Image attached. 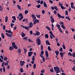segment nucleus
<instances>
[{
  "mask_svg": "<svg viewBox=\"0 0 75 75\" xmlns=\"http://www.w3.org/2000/svg\"><path fill=\"white\" fill-rule=\"evenodd\" d=\"M23 18L24 17H21V18H19V21H21V20H22V19H23Z\"/></svg>",
  "mask_w": 75,
  "mask_h": 75,
  "instance_id": "obj_48",
  "label": "nucleus"
},
{
  "mask_svg": "<svg viewBox=\"0 0 75 75\" xmlns=\"http://www.w3.org/2000/svg\"><path fill=\"white\" fill-rule=\"evenodd\" d=\"M54 8L55 9V10H56L57 11H58V8H57V6H55L54 7Z\"/></svg>",
  "mask_w": 75,
  "mask_h": 75,
  "instance_id": "obj_35",
  "label": "nucleus"
},
{
  "mask_svg": "<svg viewBox=\"0 0 75 75\" xmlns=\"http://www.w3.org/2000/svg\"><path fill=\"white\" fill-rule=\"evenodd\" d=\"M36 42H37V44L38 45H40V44H41V40L39 38H37L36 39Z\"/></svg>",
  "mask_w": 75,
  "mask_h": 75,
  "instance_id": "obj_3",
  "label": "nucleus"
},
{
  "mask_svg": "<svg viewBox=\"0 0 75 75\" xmlns=\"http://www.w3.org/2000/svg\"><path fill=\"white\" fill-rule=\"evenodd\" d=\"M14 25V24L11 23V28H13V27Z\"/></svg>",
  "mask_w": 75,
  "mask_h": 75,
  "instance_id": "obj_34",
  "label": "nucleus"
},
{
  "mask_svg": "<svg viewBox=\"0 0 75 75\" xmlns=\"http://www.w3.org/2000/svg\"><path fill=\"white\" fill-rule=\"evenodd\" d=\"M12 44L14 48H15V49H16V50L18 49V47H17V45H16V43H15V42H13Z\"/></svg>",
  "mask_w": 75,
  "mask_h": 75,
  "instance_id": "obj_4",
  "label": "nucleus"
},
{
  "mask_svg": "<svg viewBox=\"0 0 75 75\" xmlns=\"http://www.w3.org/2000/svg\"><path fill=\"white\" fill-rule=\"evenodd\" d=\"M3 8H1V6H0V11H2Z\"/></svg>",
  "mask_w": 75,
  "mask_h": 75,
  "instance_id": "obj_46",
  "label": "nucleus"
},
{
  "mask_svg": "<svg viewBox=\"0 0 75 75\" xmlns=\"http://www.w3.org/2000/svg\"><path fill=\"white\" fill-rule=\"evenodd\" d=\"M17 52H18V53H21V49L20 48H18V49L17 50Z\"/></svg>",
  "mask_w": 75,
  "mask_h": 75,
  "instance_id": "obj_19",
  "label": "nucleus"
},
{
  "mask_svg": "<svg viewBox=\"0 0 75 75\" xmlns=\"http://www.w3.org/2000/svg\"><path fill=\"white\" fill-rule=\"evenodd\" d=\"M34 58H35V56H33L32 58V60L33 61H34V60H35V59Z\"/></svg>",
  "mask_w": 75,
  "mask_h": 75,
  "instance_id": "obj_54",
  "label": "nucleus"
},
{
  "mask_svg": "<svg viewBox=\"0 0 75 75\" xmlns=\"http://www.w3.org/2000/svg\"><path fill=\"white\" fill-rule=\"evenodd\" d=\"M13 49H14L13 47H12V46H10L9 47V50H12Z\"/></svg>",
  "mask_w": 75,
  "mask_h": 75,
  "instance_id": "obj_43",
  "label": "nucleus"
},
{
  "mask_svg": "<svg viewBox=\"0 0 75 75\" xmlns=\"http://www.w3.org/2000/svg\"><path fill=\"white\" fill-rule=\"evenodd\" d=\"M56 26L57 27V28L58 29L59 31L61 33H62V30L61 28H60L61 25L59 24H57L56 25Z\"/></svg>",
  "mask_w": 75,
  "mask_h": 75,
  "instance_id": "obj_2",
  "label": "nucleus"
},
{
  "mask_svg": "<svg viewBox=\"0 0 75 75\" xmlns=\"http://www.w3.org/2000/svg\"><path fill=\"white\" fill-rule=\"evenodd\" d=\"M20 71L21 72L23 73L24 72V70L23 69V68H21L20 69Z\"/></svg>",
  "mask_w": 75,
  "mask_h": 75,
  "instance_id": "obj_38",
  "label": "nucleus"
},
{
  "mask_svg": "<svg viewBox=\"0 0 75 75\" xmlns=\"http://www.w3.org/2000/svg\"><path fill=\"white\" fill-rule=\"evenodd\" d=\"M32 18H33V21H35V20L37 19V18H36V17L35 16V15H33V14L32 15Z\"/></svg>",
  "mask_w": 75,
  "mask_h": 75,
  "instance_id": "obj_6",
  "label": "nucleus"
},
{
  "mask_svg": "<svg viewBox=\"0 0 75 75\" xmlns=\"http://www.w3.org/2000/svg\"><path fill=\"white\" fill-rule=\"evenodd\" d=\"M27 38H28V37L26 36L23 38V40H27Z\"/></svg>",
  "mask_w": 75,
  "mask_h": 75,
  "instance_id": "obj_37",
  "label": "nucleus"
},
{
  "mask_svg": "<svg viewBox=\"0 0 75 75\" xmlns=\"http://www.w3.org/2000/svg\"><path fill=\"white\" fill-rule=\"evenodd\" d=\"M36 17H37L38 18H40V15H36Z\"/></svg>",
  "mask_w": 75,
  "mask_h": 75,
  "instance_id": "obj_56",
  "label": "nucleus"
},
{
  "mask_svg": "<svg viewBox=\"0 0 75 75\" xmlns=\"http://www.w3.org/2000/svg\"><path fill=\"white\" fill-rule=\"evenodd\" d=\"M1 36L2 38H3V39H4V38L5 37L4 36V34H3V33H1Z\"/></svg>",
  "mask_w": 75,
  "mask_h": 75,
  "instance_id": "obj_24",
  "label": "nucleus"
},
{
  "mask_svg": "<svg viewBox=\"0 0 75 75\" xmlns=\"http://www.w3.org/2000/svg\"><path fill=\"white\" fill-rule=\"evenodd\" d=\"M41 50L42 51V50H43V45H41Z\"/></svg>",
  "mask_w": 75,
  "mask_h": 75,
  "instance_id": "obj_50",
  "label": "nucleus"
},
{
  "mask_svg": "<svg viewBox=\"0 0 75 75\" xmlns=\"http://www.w3.org/2000/svg\"><path fill=\"white\" fill-rule=\"evenodd\" d=\"M68 55H70V56H72V54L70 52H69L68 53Z\"/></svg>",
  "mask_w": 75,
  "mask_h": 75,
  "instance_id": "obj_53",
  "label": "nucleus"
},
{
  "mask_svg": "<svg viewBox=\"0 0 75 75\" xmlns=\"http://www.w3.org/2000/svg\"><path fill=\"white\" fill-rule=\"evenodd\" d=\"M17 7H18V8L19 9V10H21V6H20V5H18L17 6Z\"/></svg>",
  "mask_w": 75,
  "mask_h": 75,
  "instance_id": "obj_31",
  "label": "nucleus"
},
{
  "mask_svg": "<svg viewBox=\"0 0 75 75\" xmlns=\"http://www.w3.org/2000/svg\"><path fill=\"white\" fill-rule=\"evenodd\" d=\"M42 13L43 14H45V11H44V10H42Z\"/></svg>",
  "mask_w": 75,
  "mask_h": 75,
  "instance_id": "obj_59",
  "label": "nucleus"
},
{
  "mask_svg": "<svg viewBox=\"0 0 75 75\" xmlns=\"http://www.w3.org/2000/svg\"><path fill=\"white\" fill-rule=\"evenodd\" d=\"M28 13V11H25V14H27Z\"/></svg>",
  "mask_w": 75,
  "mask_h": 75,
  "instance_id": "obj_49",
  "label": "nucleus"
},
{
  "mask_svg": "<svg viewBox=\"0 0 75 75\" xmlns=\"http://www.w3.org/2000/svg\"><path fill=\"white\" fill-rule=\"evenodd\" d=\"M24 28L26 30H28V29H29V28L26 26H25L24 27Z\"/></svg>",
  "mask_w": 75,
  "mask_h": 75,
  "instance_id": "obj_51",
  "label": "nucleus"
},
{
  "mask_svg": "<svg viewBox=\"0 0 75 75\" xmlns=\"http://www.w3.org/2000/svg\"><path fill=\"white\" fill-rule=\"evenodd\" d=\"M43 5L45 7H47V4H46V3H45V2H44Z\"/></svg>",
  "mask_w": 75,
  "mask_h": 75,
  "instance_id": "obj_25",
  "label": "nucleus"
},
{
  "mask_svg": "<svg viewBox=\"0 0 75 75\" xmlns=\"http://www.w3.org/2000/svg\"><path fill=\"white\" fill-rule=\"evenodd\" d=\"M65 13H66V15L67 16H68V11H65Z\"/></svg>",
  "mask_w": 75,
  "mask_h": 75,
  "instance_id": "obj_63",
  "label": "nucleus"
},
{
  "mask_svg": "<svg viewBox=\"0 0 75 75\" xmlns=\"http://www.w3.org/2000/svg\"><path fill=\"white\" fill-rule=\"evenodd\" d=\"M59 51L60 52H62L63 50H62V47H61L59 49Z\"/></svg>",
  "mask_w": 75,
  "mask_h": 75,
  "instance_id": "obj_42",
  "label": "nucleus"
},
{
  "mask_svg": "<svg viewBox=\"0 0 75 75\" xmlns=\"http://www.w3.org/2000/svg\"><path fill=\"white\" fill-rule=\"evenodd\" d=\"M21 35L22 37H24L25 36V35L23 33V32H21Z\"/></svg>",
  "mask_w": 75,
  "mask_h": 75,
  "instance_id": "obj_18",
  "label": "nucleus"
},
{
  "mask_svg": "<svg viewBox=\"0 0 75 75\" xmlns=\"http://www.w3.org/2000/svg\"><path fill=\"white\" fill-rule=\"evenodd\" d=\"M71 8L73 9V7H74V4L73 2L71 3Z\"/></svg>",
  "mask_w": 75,
  "mask_h": 75,
  "instance_id": "obj_23",
  "label": "nucleus"
},
{
  "mask_svg": "<svg viewBox=\"0 0 75 75\" xmlns=\"http://www.w3.org/2000/svg\"><path fill=\"white\" fill-rule=\"evenodd\" d=\"M46 44L47 45H50V42H49V41L48 40H47L46 41Z\"/></svg>",
  "mask_w": 75,
  "mask_h": 75,
  "instance_id": "obj_15",
  "label": "nucleus"
},
{
  "mask_svg": "<svg viewBox=\"0 0 75 75\" xmlns=\"http://www.w3.org/2000/svg\"><path fill=\"white\" fill-rule=\"evenodd\" d=\"M57 16L59 18H61V17H62L61 15H60L58 13L57 14Z\"/></svg>",
  "mask_w": 75,
  "mask_h": 75,
  "instance_id": "obj_28",
  "label": "nucleus"
},
{
  "mask_svg": "<svg viewBox=\"0 0 75 75\" xmlns=\"http://www.w3.org/2000/svg\"><path fill=\"white\" fill-rule=\"evenodd\" d=\"M47 49L49 51H51V49L50 48V46H49L47 47Z\"/></svg>",
  "mask_w": 75,
  "mask_h": 75,
  "instance_id": "obj_33",
  "label": "nucleus"
},
{
  "mask_svg": "<svg viewBox=\"0 0 75 75\" xmlns=\"http://www.w3.org/2000/svg\"><path fill=\"white\" fill-rule=\"evenodd\" d=\"M65 52H60V54H63V55H64V54H65Z\"/></svg>",
  "mask_w": 75,
  "mask_h": 75,
  "instance_id": "obj_57",
  "label": "nucleus"
},
{
  "mask_svg": "<svg viewBox=\"0 0 75 75\" xmlns=\"http://www.w3.org/2000/svg\"><path fill=\"white\" fill-rule=\"evenodd\" d=\"M45 37L46 38H48L49 37L48 36V35L47 34H45Z\"/></svg>",
  "mask_w": 75,
  "mask_h": 75,
  "instance_id": "obj_30",
  "label": "nucleus"
},
{
  "mask_svg": "<svg viewBox=\"0 0 75 75\" xmlns=\"http://www.w3.org/2000/svg\"><path fill=\"white\" fill-rule=\"evenodd\" d=\"M4 61H7V57H4Z\"/></svg>",
  "mask_w": 75,
  "mask_h": 75,
  "instance_id": "obj_40",
  "label": "nucleus"
},
{
  "mask_svg": "<svg viewBox=\"0 0 75 75\" xmlns=\"http://www.w3.org/2000/svg\"><path fill=\"white\" fill-rule=\"evenodd\" d=\"M23 50L24 51V52H27V50H26V49L25 48H23Z\"/></svg>",
  "mask_w": 75,
  "mask_h": 75,
  "instance_id": "obj_55",
  "label": "nucleus"
},
{
  "mask_svg": "<svg viewBox=\"0 0 75 75\" xmlns=\"http://www.w3.org/2000/svg\"><path fill=\"white\" fill-rule=\"evenodd\" d=\"M62 47H63V48L65 50V49L66 48L65 47V45H62Z\"/></svg>",
  "mask_w": 75,
  "mask_h": 75,
  "instance_id": "obj_45",
  "label": "nucleus"
},
{
  "mask_svg": "<svg viewBox=\"0 0 75 75\" xmlns=\"http://www.w3.org/2000/svg\"><path fill=\"white\" fill-rule=\"evenodd\" d=\"M33 54V52H30L28 53V57H31V55Z\"/></svg>",
  "mask_w": 75,
  "mask_h": 75,
  "instance_id": "obj_11",
  "label": "nucleus"
},
{
  "mask_svg": "<svg viewBox=\"0 0 75 75\" xmlns=\"http://www.w3.org/2000/svg\"><path fill=\"white\" fill-rule=\"evenodd\" d=\"M34 24H36V23H39V20H38L36 19L33 21Z\"/></svg>",
  "mask_w": 75,
  "mask_h": 75,
  "instance_id": "obj_8",
  "label": "nucleus"
},
{
  "mask_svg": "<svg viewBox=\"0 0 75 75\" xmlns=\"http://www.w3.org/2000/svg\"><path fill=\"white\" fill-rule=\"evenodd\" d=\"M55 53L57 56H58V54H59V52L58 51H55Z\"/></svg>",
  "mask_w": 75,
  "mask_h": 75,
  "instance_id": "obj_17",
  "label": "nucleus"
},
{
  "mask_svg": "<svg viewBox=\"0 0 75 75\" xmlns=\"http://www.w3.org/2000/svg\"><path fill=\"white\" fill-rule=\"evenodd\" d=\"M40 34V32L38 31H37V32L36 33V35L37 36L39 35Z\"/></svg>",
  "mask_w": 75,
  "mask_h": 75,
  "instance_id": "obj_29",
  "label": "nucleus"
},
{
  "mask_svg": "<svg viewBox=\"0 0 75 75\" xmlns=\"http://www.w3.org/2000/svg\"><path fill=\"white\" fill-rule=\"evenodd\" d=\"M22 14V13H19L18 15V17H23Z\"/></svg>",
  "mask_w": 75,
  "mask_h": 75,
  "instance_id": "obj_16",
  "label": "nucleus"
},
{
  "mask_svg": "<svg viewBox=\"0 0 75 75\" xmlns=\"http://www.w3.org/2000/svg\"><path fill=\"white\" fill-rule=\"evenodd\" d=\"M33 69H35V68H36V64H34L33 65Z\"/></svg>",
  "mask_w": 75,
  "mask_h": 75,
  "instance_id": "obj_39",
  "label": "nucleus"
},
{
  "mask_svg": "<svg viewBox=\"0 0 75 75\" xmlns=\"http://www.w3.org/2000/svg\"><path fill=\"white\" fill-rule=\"evenodd\" d=\"M60 25H64V22H63L60 21L59 23Z\"/></svg>",
  "mask_w": 75,
  "mask_h": 75,
  "instance_id": "obj_32",
  "label": "nucleus"
},
{
  "mask_svg": "<svg viewBox=\"0 0 75 75\" xmlns=\"http://www.w3.org/2000/svg\"><path fill=\"white\" fill-rule=\"evenodd\" d=\"M54 69L56 74H58L59 72H61V70L59 69V67H54Z\"/></svg>",
  "mask_w": 75,
  "mask_h": 75,
  "instance_id": "obj_1",
  "label": "nucleus"
},
{
  "mask_svg": "<svg viewBox=\"0 0 75 75\" xmlns=\"http://www.w3.org/2000/svg\"><path fill=\"white\" fill-rule=\"evenodd\" d=\"M5 32L6 33H11V35H13V32L11 31V30H5Z\"/></svg>",
  "mask_w": 75,
  "mask_h": 75,
  "instance_id": "obj_7",
  "label": "nucleus"
},
{
  "mask_svg": "<svg viewBox=\"0 0 75 75\" xmlns=\"http://www.w3.org/2000/svg\"><path fill=\"white\" fill-rule=\"evenodd\" d=\"M20 63L21 66H23V65H24V64L25 63V62L24 61H20Z\"/></svg>",
  "mask_w": 75,
  "mask_h": 75,
  "instance_id": "obj_10",
  "label": "nucleus"
},
{
  "mask_svg": "<svg viewBox=\"0 0 75 75\" xmlns=\"http://www.w3.org/2000/svg\"><path fill=\"white\" fill-rule=\"evenodd\" d=\"M73 58H74L75 57V52H74L72 54V56Z\"/></svg>",
  "mask_w": 75,
  "mask_h": 75,
  "instance_id": "obj_36",
  "label": "nucleus"
},
{
  "mask_svg": "<svg viewBox=\"0 0 75 75\" xmlns=\"http://www.w3.org/2000/svg\"><path fill=\"white\" fill-rule=\"evenodd\" d=\"M54 14H57V11L55 10L54 11Z\"/></svg>",
  "mask_w": 75,
  "mask_h": 75,
  "instance_id": "obj_62",
  "label": "nucleus"
},
{
  "mask_svg": "<svg viewBox=\"0 0 75 75\" xmlns=\"http://www.w3.org/2000/svg\"><path fill=\"white\" fill-rule=\"evenodd\" d=\"M25 22L26 23H28V20L27 19H25Z\"/></svg>",
  "mask_w": 75,
  "mask_h": 75,
  "instance_id": "obj_64",
  "label": "nucleus"
},
{
  "mask_svg": "<svg viewBox=\"0 0 75 75\" xmlns=\"http://www.w3.org/2000/svg\"><path fill=\"white\" fill-rule=\"evenodd\" d=\"M5 34L7 36H8V37H11V35H11V34H10L7 33H6Z\"/></svg>",
  "mask_w": 75,
  "mask_h": 75,
  "instance_id": "obj_13",
  "label": "nucleus"
},
{
  "mask_svg": "<svg viewBox=\"0 0 75 75\" xmlns=\"http://www.w3.org/2000/svg\"><path fill=\"white\" fill-rule=\"evenodd\" d=\"M8 16H6L5 18V22L7 23L8 21Z\"/></svg>",
  "mask_w": 75,
  "mask_h": 75,
  "instance_id": "obj_22",
  "label": "nucleus"
},
{
  "mask_svg": "<svg viewBox=\"0 0 75 75\" xmlns=\"http://www.w3.org/2000/svg\"><path fill=\"white\" fill-rule=\"evenodd\" d=\"M49 33L50 34H51V35H50V37L51 39H53V37H52V36L51 35L53 34V33H52V32L51 31H50L49 32Z\"/></svg>",
  "mask_w": 75,
  "mask_h": 75,
  "instance_id": "obj_9",
  "label": "nucleus"
},
{
  "mask_svg": "<svg viewBox=\"0 0 75 75\" xmlns=\"http://www.w3.org/2000/svg\"><path fill=\"white\" fill-rule=\"evenodd\" d=\"M61 8L62 10H65V8H64V6H61Z\"/></svg>",
  "mask_w": 75,
  "mask_h": 75,
  "instance_id": "obj_52",
  "label": "nucleus"
},
{
  "mask_svg": "<svg viewBox=\"0 0 75 75\" xmlns=\"http://www.w3.org/2000/svg\"><path fill=\"white\" fill-rule=\"evenodd\" d=\"M3 71H4V72H5V71H6V69H5V67H4L3 68Z\"/></svg>",
  "mask_w": 75,
  "mask_h": 75,
  "instance_id": "obj_58",
  "label": "nucleus"
},
{
  "mask_svg": "<svg viewBox=\"0 0 75 75\" xmlns=\"http://www.w3.org/2000/svg\"><path fill=\"white\" fill-rule=\"evenodd\" d=\"M41 55H43L44 54V51H42L41 52Z\"/></svg>",
  "mask_w": 75,
  "mask_h": 75,
  "instance_id": "obj_61",
  "label": "nucleus"
},
{
  "mask_svg": "<svg viewBox=\"0 0 75 75\" xmlns=\"http://www.w3.org/2000/svg\"><path fill=\"white\" fill-rule=\"evenodd\" d=\"M50 71L51 72H54V69L53 68H51L50 69Z\"/></svg>",
  "mask_w": 75,
  "mask_h": 75,
  "instance_id": "obj_41",
  "label": "nucleus"
},
{
  "mask_svg": "<svg viewBox=\"0 0 75 75\" xmlns=\"http://www.w3.org/2000/svg\"><path fill=\"white\" fill-rule=\"evenodd\" d=\"M40 57H41L42 58V60L43 62H45V58L43 56V55H41V54H40Z\"/></svg>",
  "mask_w": 75,
  "mask_h": 75,
  "instance_id": "obj_12",
  "label": "nucleus"
},
{
  "mask_svg": "<svg viewBox=\"0 0 75 75\" xmlns=\"http://www.w3.org/2000/svg\"><path fill=\"white\" fill-rule=\"evenodd\" d=\"M36 7L38 8H40V7H41V5L38 4L36 6Z\"/></svg>",
  "mask_w": 75,
  "mask_h": 75,
  "instance_id": "obj_27",
  "label": "nucleus"
},
{
  "mask_svg": "<svg viewBox=\"0 0 75 75\" xmlns=\"http://www.w3.org/2000/svg\"><path fill=\"white\" fill-rule=\"evenodd\" d=\"M58 5H59V6H61V7L62 6V3H61V2H59Z\"/></svg>",
  "mask_w": 75,
  "mask_h": 75,
  "instance_id": "obj_44",
  "label": "nucleus"
},
{
  "mask_svg": "<svg viewBox=\"0 0 75 75\" xmlns=\"http://www.w3.org/2000/svg\"><path fill=\"white\" fill-rule=\"evenodd\" d=\"M55 40L56 41V42H58V39L57 38H55Z\"/></svg>",
  "mask_w": 75,
  "mask_h": 75,
  "instance_id": "obj_60",
  "label": "nucleus"
},
{
  "mask_svg": "<svg viewBox=\"0 0 75 75\" xmlns=\"http://www.w3.org/2000/svg\"><path fill=\"white\" fill-rule=\"evenodd\" d=\"M46 28L48 31H51V29L49 27L47 26H46Z\"/></svg>",
  "mask_w": 75,
  "mask_h": 75,
  "instance_id": "obj_21",
  "label": "nucleus"
},
{
  "mask_svg": "<svg viewBox=\"0 0 75 75\" xmlns=\"http://www.w3.org/2000/svg\"><path fill=\"white\" fill-rule=\"evenodd\" d=\"M33 25H32V23L31 22L29 23V28H31L32 27H33Z\"/></svg>",
  "mask_w": 75,
  "mask_h": 75,
  "instance_id": "obj_26",
  "label": "nucleus"
},
{
  "mask_svg": "<svg viewBox=\"0 0 75 75\" xmlns=\"http://www.w3.org/2000/svg\"><path fill=\"white\" fill-rule=\"evenodd\" d=\"M61 27L63 29H64V30H65V29H66V27H65V26L64 25H61Z\"/></svg>",
  "mask_w": 75,
  "mask_h": 75,
  "instance_id": "obj_20",
  "label": "nucleus"
},
{
  "mask_svg": "<svg viewBox=\"0 0 75 75\" xmlns=\"http://www.w3.org/2000/svg\"><path fill=\"white\" fill-rule=\"evenodd\" d=\"M45 56L47 57H49V55L48 54V52L47 50H46L45 52Z\"/></svg>",
  "mask_w": 75,
  "mask_h": 75,
  "instance_id": "obj_14",
  "label": "nucleus"
},
{
  "mask_svg": "<svg viewBox=\"0 0 75 75\" xmlns=\"http://www.w3.org/2000/svg\"><path fill=\"white\" fill-rule=\"evenodd\" d=\"M45 72V70L44 69H42L41 71V72L42 73H44Z\"/></svg>",
  "mask_w": 75,
  "mask_h": 75,
  "instance_id": "obj_47",
  "label": "nucleus"
},
{
  "mask_svg": "<svg viewBox=\"0 0 75 75\" xmlns=\"http://www.w3.org/2000/svg\"><path fill=\"white\" fill-rule=\"evenodd\" d=\"M50 20L51 22H52V23L55 22V20L53 18V16H50Z\"/></svg>",
  "mask_w": 75,
  "mask_h": 75,
  "instance_id": "obj_5",
  "label": "nucleus"
}]
</instances>
